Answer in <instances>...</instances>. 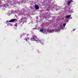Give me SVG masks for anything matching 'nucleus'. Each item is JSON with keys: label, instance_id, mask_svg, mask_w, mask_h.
Returning <instances> with one entry per match:
<instances>
[{"label": "nucleus", "instance_id": "obj_1", "mask_svg": "<svg viewBox=\"0 0 78 78\" xmlns=\"http://www.w3.org/2000/svg\"><path fill=\"white\" fill-rule=\"evenodd\" d=\"M31 40L32 41H36L37 42H39V40L37 38V37L35 35L32 36V37L31 38Z\"/></svg>", "mask_w": 78, "mask_h": 78}, {"label": "nucleus", "instance_id": "obj_2", "mask_svg": "<svg viewBox=\"0 0 78 78\" xmlns=\"http://www.w3.org/2000/svg\"><path fill=\"white\" fill-rule=\"evenodd\" d=\"M16 20H17V19H12V20H11L10 21H6V23H7V22H15Z\"/></svg>", "mask_w": 78, "mask_h": 78}, {"label": "nucleus", "instance_id": "obj_3", "mask_svg": "<svg viewBox=\"0 0 78 78\" xmlns=\"http://www.w3.org/2000/svg\"><path fill=\"white\" fill-rule=\"evenodd\" d=\"M35 9H39V7L37 5H35Z\"/></svg>", "mask_w": 78, "mask_h": 78}, {"label": "nucleus", "instance_id": "obj_4", "mask_svg": "<svg viewBox=\"0 0 78 78\" xmlns=\"http://www.w3.org/2000/svg\"><path fill=\"white\" fill-rule=\"evenodd\" d=\"M72 0H69V1H68L67 4L68 5H69L70 4V3L72 2Z\"/></svg>", "mask_w": 78, "mask_h": 78}, {"label": "nucleus", "instance_id": "obj_5", "mask_svg": "<svg viewBox=\"0 0 78 78\" xmlns=\"http://www.w3.org/2000/svg\"><path fill=\"white\" fill-rule=\"evenodd\" d=\"M71 17V15H67L66 16V18L67 19H68V18H70Z\"/></svg>", "mask_w": 78, "mask_h": 78}, {"label": "nucleus", "instance_id": "obj_6", "mask_svg": "<svg viewBox=\"0 0 78 78\" xmlns=\"http://www.w3.org/2000/svg\"><path fill=\"white\" fill-rule=\"evenodd\" d=\"M30 41V39L29 38H27V39L26 38V41H27L28 42H29Z\"/></svg>", "mask_w": 78, "mask_h": 78}, {"label": "nucleus", "instance_id": "obj_7", "mask_svg": "<svg viewBox=\"0 0 78 78\" xmlns=\"http://www.w3.org/2000/svg\"><path fill=\"white\" fill-rule=\"evenodd\" d=\"M44 29H41L40 30V32H41V33H42V32H44Z\"/></svg>", "mask_w": 78, "mask_h": 78}, {"label": "nucleus", "instance_id": "obj_8", "mask_svg": "<svg viewBox=\"0 0 78 78\" xmlns=\"http://www.w3.org/2000/svg\"><path fill=\"white\" fill-rule=\"evenodd\" d=\"M66 23H64L63 24V27H65V26H66Z\"/></svg>", "mask_w": 78, "mask_h": 78}, {"label": "nucleus", "instance_id": "obj_9", "mask_svg": "<svg viewBox=\"0 0 78 78\" xmlns=\"http://www.w3.org/2000/svg\"><path fill=\"white\" fill-rule=\"evenodd\" d=\"M15 27H17V24H15Z\"/></svg>", "mask_w": 78, "mask_h": 78}, {"label": "nucleus", "instance_id": "obj_10", "mask_svg": "<svg viewBox=\"0 0 78 78\" xmlns=\"http://www.w3.org/2000/svg\"><path fill=\"white\" fill-rule=\"evenodd\" d=\"M75 29H74L73 30V31H75Z\"/></svg>", "mask_w": 78, "mask_h": 78}, {"label": "nucleus", "instance_id": "obj_11", "mask_svg": "<svg viewBox=\"0 0 78 78\" xmlns=\"http://www.w3.org/2000/svg\"><path fill=\"white\" fill-rule=\"evenodd\" d=\"M34 29H35V28H34Z\"/></svg>", "mask_w": 78, "mask_h": 78}]
</instances>
